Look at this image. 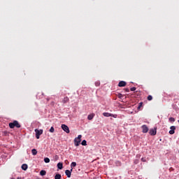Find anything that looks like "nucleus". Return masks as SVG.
I'll use <instances>...</instances> for the list:
<instances>
[{"label": "nucleus", "mask_w": 179, "mask_h": 179, "mask_svg": "<svg viewBox=\"0 0 179 179\" xmlns=\"http://www.w3.org/2000/svg\"><path fill=\"white\" fill-rule=\"evenodd\" d=\"M20 128L22 126L20 124H19V122L17 120H14L13 122H10L9 123V127L11 128V129H13V128Z\"/></svg>", "instance_id": "obj_1"}, {"label": "nucleus", "mask_w": 179, "mask_h": 179, "mask_svg": "<svg viewBox=\"0 0 179 179\" xmlns=\"http://www.w3.org/2000/svg\"><path fill=\"white\" fill-rule=\"evenodd\" d=\"M81 141H82V135H78V138H76L74 139L75 146H79Z\"/></svg>", "instance_id": "obj_2"}, {"label": "nucleus", "mask_w": 179, "mask_h": 179, "mask_svg": "<svg viewBox=\"0 0 179 179\" xmlns=\"http://www.w3.org/2000/svg\"><path fill=\"white\" fill-rule=\"evenodd\" d=\"M35 133L36 139H40V136L43 135V129L38 130V129H36Z\"/></svg>", "instance_id": "obj_3"}, {"label": "nucleus", "mask_w": 179, "mask_h": 179, "mask_svg": "<svg viewBox=\"0 0 179 179\" xmlns=\"http://www.w3.org/2000/svg\"><path fill=\"white\" fill-rule=\"evenodd\" d=\"M103 117H113V118H117V115H114L113 113H103Z\"/></svg>", "instance_id": "obj_4"}, {"label": "nucleus", "mask_w": 179, "mask_h": 179, "mask_svg": "<svg viewBox=\"0 0 179 179\" xmlns=\"http://www.w3.org/2000/svg\"><path fill=\"white\" fill-rule=\"evenodd\" d=\"M62 129H63V131H64V132H66V134H69L70 131H69V127H68L66 124H62Z\"/></svg>", "instance_id": "obj_5"}, {"label": "nucleus", "mask_w": 179, "mask_h": 179, "mask_svg": "<svg viewBox=\"0 0 179 179\" xmlns=\"http://www.w3.org/2000/svg\"><path fill=\"white\" fill-rule=\"evenodd\" d=\"M143 131L142 132L143 134H148V131H149V128L148 127V126H146V124H143L142 127H141Z\"/></svg>", "instance_id": "obj_6"}, {"label": "nucleus", "mask_w": 179, "mask_h": 179, "mask_svg": "<svg viewBox=\"0 0 179 179\" xmlns=\"http://www.w3.org/2000/svg\"><path fill=\"white\" fill-rule=\"evenodd\" d=\"M73 170V169H71V171H69V170L65 171V174L68 177V178H71V176L72 174Z\"/></svg>", "instance_id": "obj_7"}, {"label": "nucleus", "mask_w": 179, "mask_h": 179, "mask_svg": "<svg viewBox=\"0 0 179 179\" xmlns=\"http://www.w3.org/2000/svg\"><path fill=\"white\" fill-rule=\"evenodd\" d=\"M170 131H169V134H170V135H174V134H175V131H176V127L175 126H171V127H170Z\"/></svg>", "instance_id": "obj_8"}, {"label": "nucleus", "mask_w": 179, "mask_h": 179, "mask_svg": "<svg viewBox=\"0 0 179 179\" xmlns=\"http://www.w3.org/2000/svg\"><path fill=\"white\" fill-rule=\"evenodd\" d=\"M149 134H150V135H151L152 136H155V135H156V134H157V130H156V129H151L150 130V131H149Z\"/></svg>", "instance_id": "obj_9"}, {"label": "nucleus", "mask_w": 179, "mask_h": 179, "mask_svg": "<svg viewBox=\"0 0 179 179\" xmlns=\"http://www.w3.org/2000/svg\"><path fill=\"white\" fill-rule=\"evenodd\" d=\"M119 87H125L127 86V82L125 81H120L118 84Z\"/></svg>", "instance_id": "obj_10"}, {"label": "nucleus", "mask_w": 179, "mask_h": 179, "mask_svg": "<svg viewBox=\"0 0 179 179\" xmlns=\"http://www.w3.org/2000/svg\"><path fill=\"white\" fill-rule=\"evenodd\" d=\"M68 101H69V98H68V96H65L62 101V103H63V104H66Z\"/></svg>", "instance_id": "obj_11"}, {"label": "nucleus", "mask_w": 179, "mask_h": 179, "mask_svg": "<svg viewBox=\"0 0 179 179\" xmlns=\"http://www.w3.org/2000/svg\"><path fill=\"white\" fill-rule=\"evenodd\" d=\"M93 118H94V113H92L87 116V120H89V121H92Z\"/></svg>", "instance_id": "obj_12"}, {"label": "nucleus", "mask_w": 179, "mask_h": 179, "mask_svg": "<svg viewBox=\"0 0 179 179\" xmlns=\"http://www.w3.org/2000/svg\"><path fill=\"white\" fill-rule=\"evenodd\" d=\"M63 168H64L63 164L61 162H59L57 164V169H59V170H62Z\"/></svg>", "instance_id": "obj_13"}, {"label": "nucleus", "mask_w": 179, "mask_h": 179, "mask_svg": "<svg viewBox=\"0 0 179 179\" xmlns=\"http://www.w3.org/2000/svg\"><path fill=\"white\" fill-rule=\"evenodd\" d=\"M21 169H22L24 171H26V170H27L28 169V166L26 164H23L21 166Z\"/></svg>", "instance_id": "obj_14"}, {"label": "nucleus", "mask_w": 179, "mask_h": 179, "mask_svg": "<svg viewBox=\"0 0 179 179\" xmlns=\"http://www.w3.org/2000/svg\"><path fill=\"white\" fill-rule=\"evenodd\" d=\"M61 178H62V176L59 173L56 174L55 176V179H61Z\"/></svg>", "instance_id": "obj_15"}, {"label": "nucleus", "mask_w": 179, "mask_h": 179, "mask_svg": "<svg viewBox=\"0 0 179 179\" xmlns=\"http://www.w3.org/2000/svg\"><path fill=\"white\" fill-rule=\"evenodd\" d=\"M143 106V102H140L138 103V106L137 108V110H141V108H142Z\"/></svg>", "instance_id": "obj_16"}, {"label": "nucleus", "mask_w": 179, "mask_h": 179, "mask_svg": "<svg viewBox=\"0 0 179 179\" xmlns=\"http://www.w3.org/2000/svg\"><path fill=\"white\" fill-rule=\"evenodd\" d=\"M31 153L34 156H36V155H37V150L36 149H32L31 150Z\"/></svg>", "instance_id": "obj_17"}, {"label": "nucleus", "mask_w": 179, "mask_h": 179, "mask_svg": "<svg viewBox=\"0 0 179 179\" xmlns=\"http://www.w3.org/2000/svg\"><path fill=\"white\" fill-rule=\"evenodd\" d=\"M40 174L41 176H45L47 174V171H45V170H42L40 171Z\"/></svg>", "instance_id": "obj_18"}, {"label": "nucleus", "mask_w": 179, "mask_h": 179, "mask_svg": "<svg viewBox=\"0 0 179 179\" xmlns=\"http://www.w3.org/2000/svg\"><path fill=\"white\" fill-rule=\"evenodd\" d=\"M81 145L83 146H86L87 145V142L86 141V140H83L81 143Z\"/></svg>", "instance_id": "obj_19"}, {"label": "nucleus", "mask_w": 179, "mask_h": 179, "mask_svg": "<svg viewBox=\"0 0 179 179\" xmlns=\"http://www.w3.org/2000/svg\"><path fill=\"white\" fill-rule=\"evenodd\" d=\"M147 99H148V101H150L153 100V96H152V95H149Z\"/></svg>", "instance_id": "obj_20"}, {"label": "nucleus", "mask_w": 179, "mask_h": 179, "mask_svg": "<svg viewBox=\"0 0 179 179\" xmlns=\"http://www.w3.org/2000/svg\"><path fill=\"white\" fill-rule=\"evenodd\" d=\"M44 162H45V163H50V158H48V157L45 158Z\"/></svg>", "instance_id": "obj_21"}, {"label": "nucleus", "mask_w": 179, "mask_h": 179, "mask_svg": "<svg viewBox=\"0 0 179 179\" xmlns=\"http://www.w3.org/2000/svg\"><path fill=\"white\" fill-rule=\"evenodd\" d=\"M71 169H72L73 167H76V162H72V163L71 164Z\"/></svg>", "instance_id": "obj_22"}, {"label": "nucleus", "mask_w": 179, "mask_h": 179, "mask_svg": "<svg viewBox=\"0 0 179 179\" xmlns=\"http://www.w3.org/2000/svg\"><path fill=\"white\" fill-rule=\"evenodd\" d=\"M55 131V129H54V127H52L50 129V132H51L52 134H54V131Z\"/></svg>", "instance_id": "obj_23"}, {"label": "nucleus", "mask_w": 179, "mask_h": 179, "mask_svg": "<svg viewBox=\"0 0 179 179\" xmlns=\"http://www.w3.org/2000/svg\"><path fill=\"white\" fill-rule=\"evenodd\" d=\"M176 121V119H174V117H170L169 118V122H174Z\"/></svg>", "instance_id": "obj_24"}, {"label": "nucleus", "mask_w": 179, "mask_h": 179, "mask_svg": "<svg viewBox=\"0 0 179 179\" xmlns=\"http://www.w3.org/2000/svg\"><path fill=\"white\" fill-rule=\"evenodd\" d=\"M95 86H96V87L100 86V81L95 82Z\"/></svg>", "instance_id": "obj_25"}, {"label": "nucleus", "mask_w": 179, "mask_h": 179, "mask_svg": "<svg viewBox=\"0 0 179 179\" xmlns=\"http://www.w3.org/2000/svg\"><path fill=\"white\" fill-rule=\"evenodd\" d=\"M131 92H135V90H136V87H133L130 89Z\"/></svg>", "instance_id": "obj_26"}, {"label": "nucleus", "mask_w": 179, "mask_h": 179, "mask_svg": "<svg viewBox=\"0 0 179 179\" xmlns=\"http://www.w3.org/2000/svg\"><path fill=\"white\" fill-rule=\"evenodd\" d=\"M139 163V159L134 160V164H138Z\"/></svg>", "instance_id": "obj_27"}, {"label": "nucleus", "mask_w": 179, "mask_h": 179, "mask_svg": "<svg viewBox=\"0 0 179 179\" xmlns=\"http://www.w3.org/2000/svg\"><path fill=\"white\" fill-rule=\"evenodd\" d=\"M141 162H146V159H145V158H141Z\"/></svg>", "instance_id": "obj_28"}, {"label": "nucleus", "mask_w": 179, "mask_h": 179, "mask_svg": "<svg viewBox=\"0 0 179 179\" xmlns=\"http://www.w3.org/2000/svg\"><path fill=\"white\" fill-rule=\"evenodd\" d=\"M125 92H127V93L129 92V89L126 88V89H125Z\"/></svg>", "instance_id": "obj_29"}, {"label": "nucleus", "mask_w": 179, "mask_h": 179, "mask_svg": "<svg viewBox=\"0 0 179 179\" xmlns=\"http://www.w3.org/2000/svg\"><path fill=\"white\" fill-rule=\"evenodd\" d=\"M140 156H141V155H136V157H138V158H139V157H140Z\"/></svg>", "instance_id": "obj_30"}, {"label": "nucleus", "mask_w": 179, "mask_h": 179, "mask_svg": "<svg viewBox=\"0 0 179 179\" xmlns=\"http://www.w3.org/2000/svg\"><path fill=\"white\" fill-rule=\"evenodd\" d=\"M17 179H22V178H17Z\"/></svg>", "instance_id": "obj_31"}, {"label": "nucleus", "mask_w": 179, "mask_h": 179, "mask_svg": "<svg viewBox=\"0 0 179 179\" xmlns=\"http://www.w3.org/2000/svg\"><path fill=\"white\" fill-rule=\"evenodd\" d=\"M11 179H15V178H12Z\"/></svg>", "instance_id": "obj_32"}]
</instances>
